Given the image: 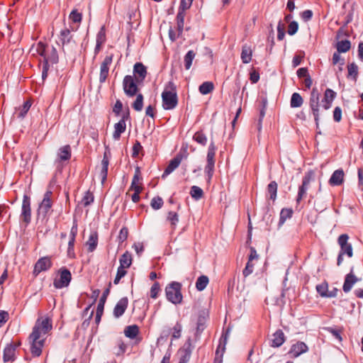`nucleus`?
I'll return each instance as SVG.
<instances>
[{"label": "nucleus", "instance_id": "obj_31", "mask_svg": "<svg viewBox=\"0 0 363 363\" xmlns=\"http://www.w3.org/2000/svg\"><path fill=\"white\" fill-rule=\"evenodd\" d=\"M324 330L327 331L328 333H330L333 337L336 340H337L340 342L342 341V332H343V328H337L336 326L334 327H325L324 328Z\"/></svg>", "mask_w": 363, "mask_h": 363}, {"label": "nucleus", "instance_id": "obj_16", "mask_svg": "<svg viewBox=\"0 0 363 363\" xmlns=\"http://www.w3.org/2000/svg\"><path fill=\"white\" fill-rule=\"evenodd\" d=\"M286 340V337L285 336L283 330L278 329L272 335L269 345L274 348L279 347L285 342Z\"/></svg>", "mask_w": 363, "mask_h": 363}, {"label": "nucleus", "instance_id": "obj_34", "mask_svg": "<svg viewBox=\"0 0 363 363\" xmlns=\"http://www.w3.org/2000/svg\"><path fill=\"white\" fill-rule=\"evenodd\" d=\"M337 52L345 53L351 48V42L349 40L338 41L336 45Z\"/></svg>", "mask_w": 363, "mask_h": 363}, {"label": "nucleus", "instance_id": "obj_44", "mask_svg": "<svg viewBox=\"0 0 363 363\" xmlns=\"http://www.w3.org/2000/svg\"><path fill=\"white\" fill-rule=\"evenodd\" d=\"M347 77H351L354 80H357L358 76V66L354 62H352L347 65Z\"/></svg>", "mask_w": 363, "mask_h": 363}, {"label": "nucleus", "instance_id": "obj_3", "mask_svg": "<svg viewBox=\"0 0 363 363\" xmlns=\"http://www.w3.org/2000/svg\"><path fill=\"white\" fill-rule=\"evenodd\" d=\"M216 147L215 144L211 142L208 146L207 156H206V164L204 168L205 174L207 176L206 181L210 182L215 169V156H216Z\"/></svg>", "mask_w": 363, "mask_h": 363}, {"label": "nucleus", "instance_id": "obj_64", "mask_svg": "<svg viewBox=\"0 0 363 363\" xmlns=\"http://www.w3.org/2000/svg\"><path fill=\"white\" fill-rule=\"evenodd\" d=\"M160 291V284L157 282H155L150 289V296L152 298H156L157 297L158 293Z\"/></svg>", "mask_w": 363, "mask_h": 363}, {"label": "nucleus", "instance_id": "obj_37", "mask_svg": "<svg viewBox=\"0 0 363 363\" xmlns=\"http://www.w3.org/2000/svg\"><path fill=\"white\" fill-rule=\"evenodd\" d=\"M124 333L126 337L133 339L139 333V328L136 325H129L125 328Z\"/></svg>", "mask_w": 363, "mask_h": 363}, {"label": "nucleus", "instance_id": "obj_41", "mask_svg": "<svg viewBox=\"0 0 363 363\" xmlns=\"http://www.w3.org/2000/svg\"><path fill=\"white\" fill-rule=\"evenodd\" d=\"M98 243V238L96 234L90 235L88 241L86 242V246L88 247L89 252H93Z\"/></svg>", "mask_w": 363, "mask_h": 363}, {"label": "nucleus", "instance_id": "obj_29", "mask_svg": "<svg viewBox=\"0 0 363 363\" xmlns=\"http://www.w3.org/2000/svg\"><path fill=\"white\" fill-rule=\"evenodd\" d=\"M140 171L139 167H137L135 171V174L133 176L132 183L129 190H132L135 191H141L142 186L140 185L139 182L140 181Z\"/></svg>", "mask_w": 363, "mask_h": 363}, {"label": "nucleus", "instance_id": "obj_26", "mask_svg": "<svg viewBox=\"0 0 363 363\" xmlns=\"http://www.w3.org/2000/svg\"><path fill=\"white\" fill-rule=\"evenodd\" d=\"M126 129V124L125 121V116L114 125V131L113 133V138L115 140H118L121 138V133H124Z\"/></svg>", "mask_w": 363, "mask_h": 363}, {"label": "nucleus", "instance_id": "obj_42", "mask_svg": "<svg viewBox=\"0 0 363 363\" xmlns=\"http://www.w3.org/2000/svg\"><path fill=\"white\" fill-rule=\"evenodd\" d=\"M136 99L133 103V108L136 111H140L143 107V96L140 93H138L136 95Z\"/></svg>", "mask_w": 363, "mask_h": 363}, {"label": "nucleus", "instance_id": "obj_32", "mask_svg": "<svg viewBox=\"0 0 363 363\" xmlns=\"http://www.w3.org/2000/svg\"><path fill=\"white\" fill-rule=\"evenodd\" d=\"M120 266L122 269H125L130 267L132 264V255L128 252L123 253L119 259Z\"/></svg>", "mask_w": 363, "mask_h": 363}, {"label": "nucleus", "instance_id": "obj_40", "mask_svg": "<svg viewBox=\"0 0 363 363\" xmlns=\"http://www.w3.org/2000/svg\"><path fill=\"white\" fill-rule=\"evenodd\" d=\"M213 84L211 82H205L199 86V90L201 94L206 95L213 91Z\"/></svg>", "mask_w": 363, "mask_h": 363}, {"label": "nucleus", "instance_id": "obj_22", "mask_svg": "<svg viewBox=\"0 0 363 363\" xmlns=\"http://www.w3.org/2000/svg\"><path fill=\"white\" fill-rule=\"evenodd\" d=\"M183 156L181 154H178L174 158L170 160L168 166L165 169L164 173L162 175V178H164L166 176L172 173L174 169H176L180 164L182 160Z\"/></svg>", "mask_w": 363, "mask_h": 363}, {"label": "nucleus", "instance_id": "obj_48", "mask_svg": "<svg viewBox=\"0 0 363 363\" xmlns=\"http://www.w3.org/2000/svg\"><path fill=\"white\" fill-rule=\"evenodd\" d=\"M193 139L197 142L199 144L201 145H206V143H207V137L206 136V135L204 133H203L201 131H198L196 132L194 136H193Z\"/></svg>", "mask_w": 363, "mask_h": 363}, {"label": "nucleus", "instance_id": "obj_62", "mask_svg": "<svg viewBox=\"0 0 363 363\" xmlns=\"http://www.w3.org/2000/svg\"><path fill=\"white\" fill-rule=\"evenodd\" d=\"M259 79V72L254 67H251V83L255 84Z\"/></svg>", "mask_w": 363, "mask_h": 363}, {"label": "nucleus", "instance_id": "obj_7", "mask_svg": "<svg viewBox=\"0 0 363 363\" xmlns=\"http://www.w3.org/2000/svg\"><path fill=\"white\" fill-rule=\"evenodd\" d=\"M138 84L133 76L126 75L123 80V88L125 95L128 97L135 96L139 91Z\"/></svg>", "mask_w": 363, "mask_h": 363}, {"label": "nucleus", "instance_id": "obj_59", "mask_svg": "<svg viewBox=\"0 0 363 363\" xmlns=\"http://www.w3.org/2000/svg\"><path fill=\"white\" fill-rule=\"evenodd\" d=\"M104 303L99 302L97 306L95 320L96 323H99L101 320V315L104 311Z\"/></svg>", "mask_w": 363, "mask_h": 363}, {"label": "nucleus", "instance_id": "obj_24", "mask_svg": "<svg viewBox=\"0 0 363 363\" xmlns=\"http://www.w3.org/2000/svg\"><path fill=\"white\" fill-rule=\"evenodd\" d=\"M109 164V159L108 157V152H105L104 155L103 160L101 161L100 172H99V177L101 179V183L104 184L107 178L108 174V167Z\"/></svg>", "mask_w": 363, "mask_h": 363}, {"label": "nucleus", "instance_id": "obj_61", "mask_svg": "<svg viewBox=\"0 0 363 363\" xmlns=\"http://www.w3.org/2000/svg\"><path fill=\"white\" fill-rule=\"evenodd\" d=\"M340 52H335L333 55V64L336 65L337 63L340 64V65L343 66L345 65V60L341 57Z\"/></svg>", "mask_w": 363, "mask_h": 363}, {"label": "nucleus", "instance_id": "obj_1", "mask_svg": "<svg viewBox=\"0 0 363 363\" xmlns=\"http://www.w3.org/2000/svg\"><path fill=\"white\" fill-rule=\"evenodd\" d=\"M52 328V320L49 318H40L36 320L29 336L30 352L33 356L39 357L41 354L47 335Z\"/></svg>", "mask_w": 363, "mask_h": 363}, {"label": "nucleus", "instance_id": "obj_38", "mask_svg": "<svg viewBox=\"0 0 363 363\" xmlns=\"http://www.w3.org/2000/svg\"><path fill=\"white\" fill-rule=\"evenodd\" d=\"M72 40V35L69 29L64 28L60 31V40L62 45L69 43Z\"/></svg>", "mask_w": 363, "mask_h": 363}, {"label": "nucleus", "instance_id": "obj_33", "mask_svg": "<svg viewBox=\"0 0 363 363\" xmlns=\"http://www.w3.org/2000/svg\"><path fill=\"white\" fill-rule=\"evenodd\" d=\"M277 189L278 184L275 181H272L267 185V191L268 194L269 195V199L272 200L273 202H274L275 200L277 199Z\"/></svg>", "mask_w": 363, "mask_h": 363}, {"label": "nucleus", "instance_id": "obj_23", "mask_svg": "<svg viewBox=\"0 0 363 363\" xmlns=\"http://www.w3.org/2000/svg\"><path fill=\"white\" fill-rule=\"evenodd\" d=\"M71 157V147L69 145H67L58 150L57 157L56 159V163H60L64 161H67Z\"/></svg>", "mask_w": 363, "mask_h": 363}, {"label": "nucleus", "instance_id": "obj_27", "mask_svg": "<svg viewBox=\"0 0 363 363\" xmlns=\"http://www.w3.org/2000/svg\"><path fill=\"white\" fill-rule=\"evenodd\" d=\"M58 62V55L54 47L48 48L47 55L43 60V63L49 65L50 63L55 64Z\"/></svg>", "mask_w": 363, "mask_h": 363}, {"label": "nucleus", "instance_id": "obj_39", "mask_svg": "<svg viewBox=\"0 0 363 363\" xmlns=\"http://www.w3.org/2000/svg\"><path fill=\"white\" fill-rule=\"evenodd\" d=\"M317 293L323 298H326L328 290V283L325 280L320 284L315 286Z\"/></svg>", "mask_w": 363, "mask_h": 363}, {"label": "nucleus", "instance_id": "obj_53", "mask_svg": "<svg viewBox=\"0 0 363 363\" xmlns=\"http://www.w3.org/2000/svg\"><path fill=\"white\" fill-rule=\"evenodd\" d=\"M94 201V196L89 191L85 193L84 196L82 199V204L84 206H87Z\"/></svg>", "mask_w": 363, "mask_h": 363}, {"label": "nucleus", "instance_id": "obj_36", "mask_svg": "<svg viewBox=\"0 0 363 363\" xmlns=\"http://www.w3.org/2000/svg\"><path fill=\"white\" fill-rule=\"evenodd\" d=\"M209 282V279L207 276L201 275L200 276L196 281V288L198 291H201L206 289L208 284Z\"/></svg>", "mask_w": 363, "mask_h": 363}, {"label": "nucleus", "instance_id": "obj_45", "mask_svg": "<svg viewBox=\"0 0 363 363\" xmlns=\"http://www.w3.org/2000/svg\"><path fill=\"white\" fill-rule=\"evenodd\" d=\"M190 194L195 200H199L203 196V191L200 187L193 186L191 188Z\"/></svg>", "mask_w": 363, "mask_h": 363}, {"label": "nucleus", "instance_id": "obj_56", "mask_svg": "<svg viewBox=\"0 0 363 363\" xmlns=\"http://www.w3.org/2000/svg\"><path fill=\"white\" fill-rule=\"evenodd\" d=\"M106 41V32L104 26H102L96 35V43L103 44Z\"/></svg>", "mask_w": 363, "mask_h": 363}, {"label": "nucleus", "instance_id": "obj_11", "mask_svg": "<svg viewBox=\"0 0 363 363\" xmlns=\"http://www.w3.org/2000/svg\"><path fill=\"white\" fill-rule=\"evenodd\" d=\"M308 351V345L304 342L298 341L291 346L287 354L290 358L294 359L297 358L302 354L306 353Z\"/></svg>", "mask_w": 363, "mask_h": 363}, {"label": "nucleus", "instance_id": "obj_46", "mask_svg": "<svg viewBox=\"0 0 363 363\" xmlns=\"http://www.w3.org/2000/svg\"><path fill=\"white\" fill-rule=\"evenodd\" d=\"M206 323V313L204 311L201 313L198 318L197 320V326H196V332L201 333L205 328Z\"/></svg>", "mask_w": 363, "mask_h": 363}, {"label": "nucleus", "instance_id": "obj_50", "mask_svg": "<svg viewBox=\"0 0 363 363\" xmlns=\"http://www.w3.org/2000/svg\"><path fill=\"white\" fill-rule=\"evenodd\" d=\"M163 200L160 196H155L152 199L150 202L151 207L155 210H159L163 206Z\"/></svg>", "mask_w": 363, "mask_h": 363}, {"label": "nucleus", "instance_id": "obj_2", "mask_svg": "<svg viewBox=\"0 0 363 363\" xmlns=\"http://www.w3.org/2000/svg\"><path fill=\"white\" fill-rule=\"evenodd\" d=\"M162 107L165 110L174 109L178 104L177 88L174 82H169L162 93Z\"/></svg>", "mask_w": 363, "mask_h": 363}, {"label": "nucleus", "instance_id": "obj_57", "mask_svg": "<svg viewBox=\"0 0 363 363\" xmlns=\"http://www.w3.org/2000/svg\"><path fill=\"white\" fill-rule=\"evenodd\" d=\"M241 59L243 63H248L250 62V48L247 46L242 48Z\"/></svg>", "mask_w": 363, "mask_h": 363}, {"label": "nucleus", "instance_id": "obj_13", "mask_svg": "<svg viewBox=\"0 0 363 363\" xmlns=\"http://www.w3.org/2000/svg\"><path fill=\"white\" fill-rule=\"evenodd\" d=\"M52 266V262L49 257L40 258L34 266L33 274L37 277L40 272L48 270Z\"/></svg>", "mask_w": 363, "mask_h": 363}, {"label": "nucleus", "instance_id": "obj_60", "mask_svg": "<svg viewBox=\"0 0 363 363\" xmlns=\"http://www.w3.org/2000/svg\"><path fill=\"white\" fill-rule=\"evenodd\" d=\"M127 274V272L125 269H122V267H118L117 270L116 276L113 280V283L115 284H118L121 279L125 274Z\"/></svg>", "mask_w": 363, "mask_h": 363}, {"label": "nucleus", "instance_id": "obj_30", "mask_svg": "<svg viewBox=\"0 0 363 363\" xmlns=\"http://www.w3.org/2000/svg\"><path fill=\"white\" fill-rule=\"evenodd\" d=\"M294 211L291 208H283L280 211L278 226L281 227L286 220L293 216Z\"/></svg>", "mask_w": 363, "mask_h": 363}, {"label": "nucleus", "instance_id": "obj_18", "mask_svg": "<svg viewBox=\"0 0 363 363\" xmlns=\"http://www.w3.org/2000/svg\"><path fill=\"white\" fill-rule=\"evenodd\" d=\"M337 93L330 88H327L324 92L323 98L321 101L322 107L325 110H328L331 108L333 101L335 99Z\"/></svg>", "mask_w": 363, "mask_h": 363}, {"label": "nucleus", "instance_id": "obj_17", "mask_svg": "<svg viewBox=\"0 0 363 363\" xmlns=\"http://www.w3.org/2000/svg\"><path fill=\"white\" fill-rule=\"evenodd\" d=\"M21 216L25 223H29L31 218L30 201V197L27 195L23 196L22 203Z\"/></svg>", "mask_w": 363, "mask_h": 363}, {"label": "nucleus", "instance_id": "obj_58", "mask_svg": "<svg viewBox=\"0 0 363 363\" xmlns=\"http://www.w3.org/2000/svg\"><path fill=\"white\" fill-rule=\"evenodd\" d=\"M182 326L179 323H177L173 328L172 337L178 339L181 337Z\"/></svg>", "mask_w": 363, "mask_h": 363}, {"label": "nucleus", "instance_id": "obj_4", "mask_svg": "<svg viewBox=\"0 0 363 363\" xmlns=\"http://www.w3.org/2000/svg\"><path fill=\"white\" fill-rule=\"evenodd\" d=\"M320 98V94L318 89L316 87L313 88L309 99V106L314 117V121L317 128H319Z\"/></svg>", "mask_w": 363, "mask_h": 363}, {"label": "nucleus", "instance_id": "obj_12", "mask_svg": "<svg viewBox=\"0 0 363 363\" xmlns=\"http://www.w3.org/2000/svg\"><path fill=\"white\" fill-rule=\"evenodd\" d=\"M72 279V274L70 272L65 269H61L60 270V278L55 279L54 281V286L56 289H62L69 285Z\"/></svg>", "mask_w": 363, "mask_h": 363}, {"label": "nucleus", "instance_id": "obj_54", "mask_svg": "<svg viewBox=\"0 0 363 363\" xmlns=\"http://www.w3.org/2000/svg\"><path fill=\"white\" fill-rule=\"evenodd\" d=\"M31 106V103L29 101H26L20 108L18 117L23 118Z\"/></svg>", "mask_w": 363, "mask_h": 363}, {"label": "nucleus", "instance_id": "obj_49", "mask_svg": "<svg viewBox=\"0 0 363 363\" xmlns=\"http://www.w3.org/2000/svg\"><path fill=\"white\" fill-rule=\"evenodd\" d=\"M188 345L187 348H184V349L180 350V352H184V354L182 355V357L180 358L179 363H186L190 358V356H191V350H189V347L191 345L190 342H188L187 343L185 344V345Z\"/></svg>", "mask_w": 363, "mask_h": 363}, {"label": "nucleus", "instance_id": "obj_6", "mask_svg": "<svg viewBox=\"0 0 363 363\" xmlns=\"http://www.w3.org/2000/svg\"><path fill=\"white\" fill-rule=\"evenodd\" d=\"M315 172L312 169L306 172L303 177L302 184L298 187V194L296 199V203L299 204L301 201L306 196L310 183L314 179Z\"/></svg>", "mask_w": 363, "mask_h": 363}, {"label": "nucleus", "instance_id": "obj_8", "mask_svg": "<svg viewBox=\"0 0 363 363\" xmlns=\"http://www.w3.org/2000/svg\"><path fill=\"white\" fill-rule=\"evenodd\" d=\"M230 328H228L225 332L222 335L219 340V344L216 351V357L213 363H222L223 356L225 351V346L230 335Z\"/></svg>", "mask_w": 363, "mask_h": 363}, {"label": "nucleus", "instance_id": "obj_25", "mask_svg": "<svg viewBox=\"0 0 363 363\" xmlns=\"http://www.w3.org/2000/svg\"><path fill=\"white\" fill-rule=\"evenodd\" d=\"M17 345L9 344L4 350L3 359L4 362H13L15 359L16 349Z\"/></svg>", "mask_w": 363, "mask_h": 363}, {"label": "nucleus", "instance_id": "obj_5", "mask_svg": "<svg viewBox=\"0 0 363 363\" xmlns=\"http://www.w3.org/2000/svg\"><path fill=\"white\" fill-rule=\"evenodd\" d=\"M180 283L173 281L166 286L165 294L169 301L174 304L180 303L182 301Z\"/></svg>", "mask_w": 363, "mask_h": 363}, {"label": "nucleus", "instance_id": "obj_51", "mask_svg": "<svg viewBox=\"0 0 363 363\" xmlns=\"http://www.w3.org/2000/svg\"><path fill=\"white\" fill-rule=\"evenodd\" d=\"M167 220L170 222L172 228H174L179 222L178 214L173 211H169L167 216Z\"/></svg>", "mask_w": 363, "mask_h": 363}, {"label": "nucleus", "instance_id": "obj_47", "mask_svg": "<svg viewBox=\"0 0 363 363\" xmlns=\"http://www.w3.org/2000/svg\"><path fill=\"white\" fill-rule=\"evenodd\" d=\"M185 13H182V11L178 12L177 15V27L176 29L179 30V33H182L184 30Z\"/></svg>", "mask_w": 363, "mask_h": 363}, {"label": "nucleus", "instance_id": "obj_10", "mask_svg": "<svg viewBox=\"0 0 363 363\" xmlns=\"http://www.w3.org/2000/svg\"><path fill=\"white\" fill-rule=\"evenodd\" d=\"M255 105L259 113L257 123V130L258 131H260L262 129V122L265 116L266 108L267 105V97L266 94L260 95L259 98L257 99Z\"/></svg>", "mask_w": 363, "mask_h": 363}, {"label": "nucleus", "instance_id": "obj_43", "mask_svg": "<svg viewBox=\"0 0 363 363\" xmlns=\"http://www.w3.org/2000/svg\"><path fill=\"white\" fill-rule=\"evenodd\" d=\"M195 55H196V54L193 50H189L184 56V66H185L186 69H190V67L192 65V62L195 57Z\"/></svg>", "mask_w": 363, "mask_h": 363}, {"label": "nucleus", "instance_id": "obj_52", "mask_svg": "<svg viewBox=\"0 0 363 363\" xmlns=\"http://www.w3.org/2000/svg\"><path fill=\"white\" fill-rule=\"evenodd\" d=\"M109 71V67L104 65L103 64L101 65V69H100V76H99V81L101 83H103L106 81Z\"/></svg>", "mask_w": 363, "mask_h": 363}, {"label": "nucleus", "instance_id": "obj_21", "mask_svg": "<svg viewBox=\"0 0 363 363\" xmlns=\"http://www.w3.org/2000/svg\"><path fill=\"white\" fill-rule=\"evenodd\" d=\"M345 173L342 169H338L333 172L328 183L333 186H340L344 182Z\"/></svg>", "mask_w": 363, "mask_h": 363}, {"label": "nucleus", "instance_id": "obj_14", "mask_svg": "<svg viewBox=\"0 0 363 363\" xmlns=\"http://www.w3.org/2000/svg\"><path fill=\"white\" fill-rule=\"evenodd\" d=\"M359 280L360 279L357 278L354 273V267H352L350 273L347 274L345 277V281L342 286L343 291L345 293L350 291L352 286Z\"/></svg>", "mask_w": 363, "mask_h": 363}, {"label": "nucleus", "instance_id": "obj_15", "mask_svg": "<svg viewBox=\"0 0 363 363\" xmlns=\"http://www.w3.org/2000/svg\"><path fill=\"white\" fill-rule=\"evenodd\" d=\"M52 191H46L44 195L43 200L42 201L39 206L38 213L42 214L43 216H45L47 215V213L49 212L50 209L52 207V201L50 199Z\"/></svg>", "mask_w": 363, "mask_h": 363}, {"label": "nucleus", "instance_id": "obj_35", "mask_svg": "<svg viewBox=\"0 0 363 363\" xmlns=\"http://www.w3.org/2000/svg\"><path fill=\"white\" fill-rule=\"evenodd\" d=\"M303 103V99L298 93L295 92L291 95L290 101V106L291 108H299L302 106Z\"/></svg>", "mask_w": 363, "mask_h": 363}, {"label": "nucleus", "instance_id": "obj_63", "mask_svg": "<svg viewBox=\"0 0 363 363\" xmlns=\"http://www.w3.org/2000/svg\"><path fill=\"white\" fill-rule=\"evenodd\" d=\"M69 18L74 23H79L82 21V14L77 10H73L69 15Z\"/></svg>", "mask_w": 363, "mask_h": 363}, {"label": "nucleus", "instance_id": "obj_55", "mask_svg": "<svg viewBox=\"0 0 363 363\" xmlns=\"http://www.w3.org/2000/svg\"><path fill=\"white\" fill-rule=\"evenodd\" d=\"M298 30V23L295 21H291L288 26V30H287L288 34L290 35H294V34H296L297 33Z\"/></svg>", "mask_w": 363, "mask_h": 363}, {"label": "nucleus", "instance_id": "obj_28", "mask_svg": "<svg viewBox=\"0 0 363 363\" xmlns=\"http://www.w3.org/2000/svg\"><path fill=\"white\" fill-rule=\"evenodd\" d=\"M48 48H46L45 45L42 43L39 42L36 45H34L30 48V52L33 55H39L41 57H43V60L45 59L46 55H47V50Z\"/></svg>", "mask_w": 363, "mask_h": 363}, {"label": "nucleus", "instance_id": "obj_9", "mask_svg": "<svg viewBox=\"0 0 363 363\" xmlns=\"http://www.w3.org/2000/svg\"><path fill=\"white\" fill-rule=\"evenodd\" d=\"M349 238L347 234H341L337 238V243L340 248L339 252L351 258L353 256V248L352 244L348 242Z\"/></svg>", "mask_w": 363, "mask_h": 363}, {"label": "nucleus", "instance_id": "obj_20", "mask_svg": "<svg viewBox=\"0 0 363 363\" xmlns=\"http://www.w3.org/2000/svg\"><path fill=\"white\" fill-rule=\"evenodd\" d=\"M128 304V299L127 297L121 298L116 303L113 309V315L115 318H118L125 313Z\"/></svg>", "mask_w": 363, "mask_h": 363}, {"label": "nucleus", "instance_id": "obj_19", "mask_svg": "<svg viewBox=\"0 0 363 363\" xmlns=\"http://www.w3.org/2000/svg\"><path fill=\"white\" fill-rule=\"evenodd\" d=\"M134 79H136L138 83H142L147 75V69L140 62L135 64L133 67Z\"/></svg>", "mask_w": 363, "mask_h": 363}]
</instances>
